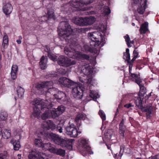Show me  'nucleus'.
Here are the masks:
<instances>
[{
	"label": "nucleus",
	"mask_w": 159,
	"mask_h": 159,
	"mask_svg": "<svg viewBox=\"0 0 159 159\" xmlns=\"http://www.w3.org/2000/svg\"><path fill=\"white\" fill-rule=\"evenodd\" d=\"M88 38L91 41L90 44L92 47H97L101 44L103 46L105 43V38L98 31L89 33L88 34Z\"/></svg>",
	"instance_id": "1"
},
{
	"label": "nucleus",
	"mask_w": 159,
	"mask_h": 159,
	"mask_svg": "<svg viewBox=\"0 0 159 159\" xmlns=\"http://www.w3.org/2000/svg\"><path fill=\"white\" fill-rule=\"evenodd\" d=\"M58 31L59 36L62 38H65L70 37L73 30L67 21H63L60 22Z\"/></svg>",
	"instance_id": "2"
},
{
	"label": "nucleus",
	"mask_w": 159,
	"mask_h": 159,
	"mask_svg": "<svg viewBox=\"0 0 159 159\" xmlns=\"http://www.w3.org/2000/svg\"><path fill=\"white\" fill-rule=\"evenodd\" d=\"M31 105H34V111L32 115L35 117H39L40 114V109L41 111H44V109H46L47 108L46 106L44 104V100L40 98H37L34 99L31 102Z\"/></svg>",
	"instance_id": "3"
},
{
	"label": "nucleus",
	"mask_w": 159,
	"mask_h": 159,
	"mask_svg": "<svg viewBox=\"0 0 159 159\" xmlns=\"http://www.w3.org/2000/svg\"><path fill=\"white\" fill-rule=\"evenodd\" d=\"M48 135L51 137L56 144L63 147H67L68 146H70L74 140V139H65L53 133L49 134Z\"/></svg>",
	"instance_id": "4"
},
{
	"label": "nucleus",
	"mask_w": 159,
	"mask_h": 159,
	"mask_svg": "<svg viewBox=\"0 0 159 159\" xmlns=\"http://www.w3.org/2000/svg\"><path fill=\"white\" fill-rule=\"evenodd\" d=\"M65 53L69 57L76 59L83 58L89 60V56L85 54H83L81 52L71 49L70 50L67 47H65L64 49Z\"/></svg>",
	"instance_id": "5"
},
{
	"label": "nucleus",
	"mask_w": 159,
	"mask_h": 159,
	"mask_svg": "<svg viewBox=\"0 0 159 159\" xmlns=\"http://www.w3.org/2000/svg\"><path fill=\"white\" fill-rule=\"evenodd\" d=\"M58 64L61 66L68 67L76 63L75 60L70 59L64 56H60L57 60Z\"/></svg>",
	"instance_id": "6"
},
{
	"label": "nucleus",
	"mask_w": 159,
	"mask_h": 159,
	"mask_svg": "<svg viewBox=\"0 0 159 159\" xmlns=\"http://www.w3.org/2000/svg\"><path fill=\"white\" fill-rule=\"evenodd\" d=\"M147 1V0H133V6L136 7L138 13L142 14L146 8Z\"/></svg>",
	"instance_id": "7"
},
{
	"label": "nucleus",
	"mask_w": 159,
	"mask_h": 159,
	"mask_svg": "<svg viewBox=\"0 0 159 159\" xmlns=\"http://www.w3.org/2000/svg\"><path fill=\"white\" fill-rule=\"evenodd\" d=\"M65 133L66 134L73 138L76 137L79 132L76 128L75 125L73 123L66 127L65 128Z\"/></svg>",
	"instance_id": "8"
},
{
	"label": "nucleus",
	"mask_w": 159,
	"mask_h": 159,
	"mask_svg": "<svg viewBox=\"0 0 159 159\" xmlns=\"http://www.w3.org/2000/svg\"><path fill=\"white\" fill-rule=\"evenodd\" d=\"M143 97L138 96L135 97L134 99L135 103L136 105L140 109H142L143 111L146 112V117L148 118L149 115V107H143L142 105V99Z\"/></svg>",
	"instance_id": "9"
},
{
	"label": "nucleus",
	"mask_w": 159,
	"mask_h": 159,
	"mask_svg": "<svg viewBox=\"0 0 159 159\" xmlns=\"http://www.w3.org/2000/svg\"><path fill=\"white\" fill-rule=\"evenodd\" d=\"M152 92L150 93V100L151 101V102H150V119L154 120L156 116V108L154 106H152V102L155 100L156 95H154L152 96Z\"/></svg>",
	"instance_id": "10"
},
{
	"label": "nucleus",
	"mask_w": 159,
	"mask_h": 159,
	"mask_svg": "<svg viewBox=\"0 0 159 159\" xmlns=\"http://www.w3.org/2000/svg\"><path fill=\"white\" fill-rule=\"evenodd\" d=\"M72 88V94L74 97L78 99H81L83 96V90L81 87L75 83Z\"/></svg>",
	"instance_id": "11"
},
{
	"label": "nucleus",
	"mask_w": 159,
	"mask_h": 159,
	"mask_svg": "<svg viewBox=\"0 0 159 159\" xmlns=\"http://www.w3.org/2000/svg\"><path fill=\"white\" fill-rule=\"evenodd\" d=\"M46 154L43 152H40L37 150H32L28 155L29 159H44Z\"/></svg>",
	"instance_id": "12"
},
{
	"label": "nucleus",
	"mask_w": 159,
	"mask_h": 159,
	"mask_svg": "<svg viewBox=\"0 0 159 159\" xmlns=\"http://www.w3.org/2000/svg\"><path fill=\"white\" fill-rule=\"evenodd\" d=\"M44 104L46 105L45 106L47 107V108L46 109H44V111H45V112L42 115L41 117L43 120H46L48 118H50L51 117H52L50 112L51 109L50 110L49 109L52 107V104L50 103L49 104L47 99H46L45 102H44Z\"/></svg>",
	"instance_id": "13"
},
{
	"label": "nucleus",
	"mask_w": 159,
	"mask_h": 159,
	"mask_svg": "<svg viewBox=\"0 0 159 159\" xmlns=\"http://www.w3.org/2000/svg\"><path fill=\"white\" fill-rule=\"evenodd\" d=\"M70 2L71 6L75 8H78L80 10H81L80 7L84 5H87L92 2L90 1L85 2L83 0H71Z\"/></svg>",
	"instance_id": "14"
},
{
	"label": "nucleus",
	"mask_w": 159,
	"mask_h": 159,
	"mask_svg": "<svg viewBox=\"0 0 159 159\" xmlns=\"http://www.w3.org/2000/svg\"><path fill=\"white\" fill-rule=\"evenodd\" d=\"M65 110V107L63 105L58 106L57 108H52L50 111L52 117L55 118L62 114Z\"/></svg>",
	"instance_id": "15"
},
{
	"label": "nucleus",
	"mask_w": 159,
	"mask_h": 159,
	"mask_svg": "<svg viewBox=\"0 0 159 159\" xmlns=\"http://www.w3.org/2000/svg\"><path fill=\"white\" fill-rule=\"evenodd\" d=\"M93 70L91 66L87 64L83 65L81 70V73H83L85 75H88L91 74Z\"/></svg>",
	"instance_id": "16"
},
{
	"label": "nucleus",
	"mask_w": 159,
	"mask_h": 159,
	"mask_svg": "<svg viewBox=\"0 0 159 159\" xmlns=\"http://www.w3.org/2000/svg\"><path fill=\"white\" fill-rule=\"evenodd\" d=\"M54 97L57 99L60 100L61 102L63 103H66L67 101V98L66 94L61 91H58Z\"/></svg>",
	"instance_id": "17"
},
{
	"label": "nucleus",
	"mask_w": 159,
	"mask_h": 159,
	"mask_svg": "<svg viewBox=\"0 0 159 159\" xmlns=\"http://www.w3.org/2000/svg\"><path fill=\"white\" fill-rule=\"evenodd\" d=\"M60 81L62 84L68 88L70 87L71 86H74L75 84L72 81L64 77L61 78Z\"/></svg>",
	"instance_id": "18"
},
{
	"label": "nucleus",
	"mask_w": 159,
	"mask_h": 159,
	"mask_svg": "<svg viewBox=\"0 0 159 159\" xmlns=\"http://www.w3.org/2000/svg\"><path fill=\"white\" fill-rule=\"evenodd\" d=\"M86 118L85 114L83 113H79L75 118V122L78 127H80L81 125V120H84Z\"/></svg>",
	"instance_id": "19"
},
{
	"label": "nucleus",
	"mask_w": 159,
	"mask_h": 159,
	"mask_svg": "<svg viewBox=\"0 0 159 159\" xmlns=\"http://www.w3.org/2000/svg\"><path fill=\"white\" fill-rule=\"evenodd\" d=\"M80 145L82 147V150L86 154L88 153L90 149V147L88 145V142L87 140L84 139H82L80 142Z\"/></svg>",
	"instance_id": "20"
},
{
	"label": "nucleus",
	"mask_w": 159,
	"mask_h": 159,
	"mask_svg": "<svg viewBox=\"0 0 159 159\" xmlns=\"http://www.w3.org/2000/svg\"><path fill=\"white\" fill-rule=\"evenodd\" d=\"M96 19L93 16H87L84 18V26L91 25L96 21Z\"/></svg>",
	"instance_id": "21"
},
{
	"label": "nucleus",
	"mask_w": 159,
	"mask_h": 159,
	"mask_svg": "<svg viewBox=\"0 0 159 159\" xmlns=\"http://www.w3.org/2000/svg\"><path fill=\"white\" fill-rule=\"evenodd\" d=\"M12 9V7L9 3L6 4L2 8L3 12L7 15H9L11 12Z\"/></svg>",
	"instance_id": "22"
},
{
	"label": "nucleus",
	"mask_w": 159,
	"mask_h": 159,
	"mask_svg": "<svg viewBox=\"0 0 159 159\" xmlns=\"http://www.w3.org/2000/svg\"><path fill=\"white\" fill-rule=\"evenodd\" d=\"M126 129V127L124 125V119H123L120 124L119 127V133L122 138H124V134Z\"/></svg>",
	"instance_id": "23"
},
{
	"label": "nucleus",
	"mask_w": 159,
	"mask_h": 159,
	"mask_svg": "<svg viewBox=\"0 0 159 159\" xmlns=\"http://www.w3.org/2000/svg\"><path fill=\"white\" fill-rule=\"evenodd\" d=\"M72 22L75 24L80 26H84V18L75 17L72 20Z\"/></svg>",
	"instance_id": "24"
},
{
	"label": "nucleus",
	"mask_w": 159,
	"mask_h": 159,
	"mask_svg": "<svg viewBox=\"0 0 159 159\" xmlns=\"http://www.w3.org/2000/svg\"><path fill=\"white\" fill-rule=\"evenodd\" d=\"M57 91L58 90L57 89L51 87L45 91V94L46 97H50V95H53L54 97Z\"/></svg>",
	"instance_id": "25"
},
{
	"label": "nucleus",
	"mask_w": 159,
	"mask_h": 159,
	"mask_svg": "<svg viewBox=\"0 0 159 159\" xmlns=\"http://www.w3.org/2000/svg\"><path fill=\"white\" fill-rule=\"evenodd\" d=\"M55 148L54 146L49 143L43 144L42 148L43 150H48L52 153L54 152Z\"/></svg>",
	"instance_id": "26"
},
{
	"label": "nucleus",
	"mask_w": 159,
	"mask_h": 159,
	"mask_svg": "<svg viewBox=\"0 0 159 159\" xmlns=\"http://www.w3.org/2000/svg\"><path fill=\"white\" fill-rule=\"evenodd\" d=\"M48 16H43V18H46V19H44L45 21H47L50 19H52L53 20H55V17L54 15V10L52 9H50L48 10L47 12Z\"/></svg>",
	"instance_id": "27"
},
{
	"label": "nucleus",
	"mask_w": 159,
	"mask_h": 159,
	"mask_svg": "<svg viewBox=\"0 0 159 159\" xmlns=\"http://www.w3.org/2000/svg\"><path fill=\"white\" fill-rule=\"evenodd\" d=\"M48 58L46 57L43 56L40 59L39 65L41 68L42 70L45 69L47 67Z\"/></svg>",
	"instance_id": "28"
},
{
	"label": "nucleus",
	"mask_w": 159,
	"mask_h": 159,
	"mask_svg": "<svg viewBox=\"0 0 159 159\" xmlns=\"http://www.w3.org/2000/svg\"><path fill=\"white\" fill-rule=\"evenodd\" d=\"M18 71V67L16 65H13L11 69V75L13 80H15L17 78V72Z\"/></svg>",
	"instance_id": "29"
},
{
	"label": "nucleus",
	"mask_w": 159,
	"mask_h": 159,
	"mask_svg": "<svg viewBox=\"0 0 159 159\" xmlns=\"http://www.w3.org/2000/svg\"><path fill=\"white\" fill-rule=\"evenodd\" d=\"M148 22H145L142 25L139 30L140 34H145L148 30Z\"/></svg>",
	"instance_id": "30"
},
{
	"label": "nucleus",
	"mask_w": 159,
	"mask_h": 159,
	"mask_svg": "<svg viewBox=\"0 0 159 159\" xmlns=\"http://www.w3.org/2000/svg\"><path fill=\"white\" fill-rule=\"evenodd\" d=\"M13 146V148L15 150H18L20 148V142L18 141H16L14 139H12L10 141Z\"/></svg>",
	"instance_id": "31"
},
{
	"label": "nucleus",
	"mask_w": 159,
	"mask_h": 159,
	"mask_svg": "<svg viewBox=\"0 0 159 159\" xmlns=\"http://www.w3.org/2000/svg\"><path fill=\"white\" fill-rule=\"evenodd\" d=\"M25 92L24 89L21 86H18L16 89V92L19 98H22Z\"/></svg>",
	"instance_id": "32"
},
{
	"label": "nucleus",
	"mask_w": 159,
	"mask_h": 159,
	"mask_svg": "<svg viewBox=\"0 0 159 159\" xmlns=\"http://www.w3.org/2000/svg\"><path fill=\"white\" fill-rule=\"evenodd\" d=\"M52 153L63 157L65 155V151L64 150L61 148H55Z\"/></svg>",
	"instance_id": "33"
},
{
	"label": "nucleus",
	"mask_w": 159,
	"mask_h": 159,
	"mask_svg": "<svg viewBox=\"0 0 159 159\" xmlns=\"http://www.w3.org/2000/svg\"><path fill=\"white\" fill-rule=\"evenodd\" d=\"M115 133L112 129H109L105 134V137L109 139H111L112 136L115 135Z\"/></svg>",
	"instance_id": "34"
},
{
	"label": "nucleus",
	"mask_w": 159,
	"mask_h": 159,
	"mask_svg": "<svg viewBox=\"0 0 159 159\" xmlns=\"http://www.w3.org/2000/svg\"><path fill=\"white\" fill-rule=\"evenodd\" d=\"M2 136L5 139H8L11 136V132L9 130L5 129L2 132Z\"/></svg>",
	"instance_id": "35"
},
{
	"label": "nucleus",
	"mask_w": 159,
	"mask_h": 159,
	"mask_svg": "<svg viewBox=\"0 0 159 159\" xmlns=\"http://www.w3.org/2000/svg\"><path fill=\"white\" fill-rule=\"evenodd\" d=\"M124 59L128 63H129L130 60V56L129 53V49L127 48L126 52L124 53Z\"/></svg>",
	"instance_id": "36"
},
{
	"label": "nucleus",
	"mask_w": 159,
	"mask_h": 159,
	"mask_svg": "<svg viewBox=\"0 0 159 159\" xmlns=\"http://www.w3.org/2000/svg\"><path fill=\"white\" fill-rule=\"evenodd\" d=\"M90 92L89 96L90 97L93 98L94 100L99 98L100 96L98 92L92 90H90Z\"/></svg>",
	"instance_id": "37"
},
{
	"label": "nucleus",
	"mask_w": 159,
	"mask_h": 159,
	"mask_svg": "<svg viewBox=\"0 0 159 159\" xmlns=\"http://www.w3.org/2000/svg\"><path fill=\"white\" fill-rule=\"evenodd\" d=\"M140 91L138 96L143 97L146 92V88L142 85L139 86Z\"/></svg>",
	"instance_id": "38"
},
{
	"label": "nucleus",
	"mask_w": 159,
	"mask_h": 159,
	"mask_svg": "<svg viewBox=\"0 0 159 159\" xmlns=\"http://www.w3.org/2000/svg\"><path fill=\"white\" fill-rule=\"evenodd\" d=\"M7 114L6 112L2 111L0 114V120L2 121H5L7 119Z\"/></svg>",
	"instance_id": "39"
},
{
	"label": "nucleus",
	"mask_w": 159,
	"mask_h": 159,
	"mask_svg": "<svg viewBox=\"0 0 159 159\" xmlns=\"http://www.w3.org/2000/svg\"><path fill=\"white\" fill-rule=\"evenodd\" d=\"M34 144L35 146L38 147H42L43 146L42 140L39 139H36L34 141Z\"/></svg>",
	"instance_id": "40"
},
{
	"label": "nucleus",
	"mask_w": 159,
	"mask_h": 159,
	"mask_svg": "<svg viewBox=\"0 0 159 159\" xmlns=\"http://www.w3.org/2000/svg\"><path fill=\"white\" fill-rule=\"evenodd\" d=\"M44 88L49 89L52 86L53 83L52 81H46L43 82Z\"/></svg>",
	"instance_id": "41"
},
{
	"label": "nucleus",
	"mask_w": 159,
	"mask_h": 159,
	"mask_svg": "<svg viewBox=\"0 0 159 159\" xmlns=\"http://www.w3.org/2000/svg\"><path fill=\"white\" fill-rule=\"evenodd\" d=\"M9 158V156L6 151L0 153V159H8Z\"/></svg>",
	"instance_id": "42"
},
{
	"label": "nucleus",
	"mask_w": 159,
	"mask_h": 159,
	"mask_svg": "<svg viewBox=\"0 0 159 159\" xmlns=\"http://www.w3.org/2000/svg\"><path fill=\"white\" fill-rule=\"evenodd\" d=\"M48 130L51 129L53 130L55 129L56 125L53 124V122L50 120H48Z\"/></svg>",
	"instance_id": "43"
},
{
	"label": "nucleus",
	"mask_w": 159,
	"mask_h": 159,
	"mask_svg": "<svg viewBox=\"0 0 159 159\" xmlns=\"http://www.w3.org/2000/svg\"><path fill=\"white\" fill-rule=\"evenodd\" d=\"M48 56L50 59L54 61H57V57L51 53L48 52Z\"/></svg>",
	"instance_id": "44"
},
{
	"label": "nucleus",
	"mask_w": 159,
	"mask_h": 159,
	"mask_svg": "<svg viewBox=\"0 0 159 159\" xmlns=\"http://www.w3.org/2000/svg\"><path fill=\"white\" fill-rule=\"evenodd\" d=\"M8 38L7 35H4L3 37V43L2 44V46L3 48H5L6 45H7L8 43Z\"/></svg>",
	"instance_id": "45"
},
{
	"label": "nucleus",
	"mask_w": 159,
	"mask_h": 159,
	"mask_svg": "<svg viewBox=\"0 0 159 159\" xmlns=\"http://www.w3.org/2000/svg\"><path fill=\"white\" fill-rule=\"evenodd\" d=\"M124 38L125 39V41L126 43L128 45V47L129 48L132 46L129 43V41H130V39L129 36L128 34H126V35L124 36Z\"/></svg>",
	"instance_id": "46"
},
{
	"label": "nucleus",
	"mask_w": 159,
	"mask_h": 159,
	"mask_svg": "<svg viewBox=\"0 0 159 159\" xmlns=\"http://www.w3.org/2000/svg\"><path fill=\"white\" fill-rule=\"evenodd\" d=\"M99 114L102 119V121H104L106 120V115L102 110H100L99 111Z\"/></svg>",
	"instance_id": "47"
},
{
	"label": "nucleus",
	"mask_w": 159,
	"mask_h": 159,
	"mask_svg": "<svg viewBox=\"0 0 159 159\" xmlns=\"http://www.w3.org/2000/svg\"><path fill=\"white\" fill-rule=\"evenodd\" d=\"M103 12L105 15H107L111 13V10L108 7L105 6L104 7Z\"/></svg>",
	"instance_id": "48"
},
{
	"label": "nucleus",
	"mask_w": 159,
	"mask_h": 159,
	"mask_svg": "<svg viewBox=\"0 0 159 159\" xmlns=\"http://www.w3.org/2000/svg\"><path fill=\"white\" fill-rule=\"evenodd\" d=\"M56 131L59 132L60 133H61L63 131V129L62 127L60 126V125H58L57 127L56 126L55 129Z\"/></svg>",
	"instance_id": "49"
},
{
	"label": "nucleus",
	"mask_w": 159,
	"mask_h": 159,
	"mask_svg": "<svg viewBox=\"0 0 159 159\" xmlns=\"http://www.w3.org/2000/svg\"><path fill=\"white\" fill-rule=\"evenodd\" d=\"M80 80L83 83H86L87 84H91L92 83V79L91 78H89L86 80H84V81H83V80H81V79H80Z\"/></svg>",
	"instance_id": "50"
},
{
	"label": "nucleus",
	"mask_w": 159,
	"mask_h": 159,
	"mask_svg": "<svg viewBox=\"0 0 159 159\" xmlns=\"http://www.w3.org/2000/svg\"><path fill=\"white\" fill-rule=\"evenodd\" d=\"M36 88L38 90H40L44 88L43 82L41 84H37L36 86Z\"/></svg>",
	"instance_id": "51"
},
{
	"label": "nucleus",
	"mask_w": 159,
	"mask_h": 159,
	"mask_svg": "<svg viewBox=\"0 0 159 159\" xmlns=\"http://www.w3.org/2000/svg\"><path fill=\"white\" fill-rule=\"evenodd\" d=\"M43 127L46 129L48 130V120L44 122L42 124Z\"/></svg>",
	"instance_id": "52"
},
{
	"label": "nucleus",
	"mask_w": 159,
	"mask_h": 159,
	"mask_svg": "<svg viewBox=\"0 0 159 159\" xmlns=\"http://www.w3.org/2000/svg\"><path fill=\"white\" fill-rule=\"evenodd\" d=\"M135 80L136 83L139 86L142 85L141 84V83L142 82V80L139 78L138 77L137 78H136Z\"/></svg>",
	"instance_id": "53"
},
{
	"label": "nucleus",
	"mask_w": 159,
	"mask_h": 159,
	"mask_svg": "<svg viewBox=\"0 0 159 159\" xmlns=\"http://www.w3.org/2000/svg\"><path fill=\"white\" fill-rule=\"evenodd\" d=\"M124 107L126 108H128L129 107H134V105L132 103H129L125 104L124 105Z\"/></svg>",
	"instance_id": "54"
},
{
	"label": "nucleus",
	"mask_w": 159,
	"mask_h": 159,
	"mask_svg": "<svg viewBox=\"0 0 159 159\" xmlns=\"http://www.w3.org/2000/svg\"><path fill=\"white\" fill-rule=\"evenodd\" d=\"M133 54L134 55V57L136 58H137L138 57L139 53L138 52H137L136 51L134 50L133 51Z\"/></svg>",
	"instance_id": "55"
},
{
	"label": "nucleus",
	"mask_w": 159,
	"mask_h": 159,
	"mask_svg": "<svg viewBox=\"0 0 159 159\" xmlns=\"http://www.w3.org/2000/svg\"><path fill=\"white\" fill-rule=\"evenodd\" d=\"M85 49V51L87 52L89 49V46L87 45H84L83 47Z\"/></svg>",
	"instance_id": "56"
},
{
	"label": "nucleus",
	"mask_w": 159,
	"mask_h": 159,
	"mask_svg": "<svg viewBox=\"0 0 159 159\" xmlns=\"http://www.w3.org/2000/svg\"><path fill=\"white\" fill-rule=\"evenodd\" d=\"M131 76L133 78H134L135 79L136 78H137V77H138L137 75L132 73L131 74Z\"/></svg>",
	"instance_id": "57"
},
{
	"label": "nucleus",
	"mask_w": 159,
	"mask_h": 159,
	"mask_svg": "<svg viewBox=\"0 0 159 159\" xmlns=\"http://www.w3.org/2000/svg\"><path fill=\"white\" fill-rule=\"evenodd\" d=\"M72 34V32L71 33V35L70 36V37H67V38H63L64 39H65V40L66 41H67L69 43H70V42H71V40L70 41V40H71V39H69V38H70V37H71V34Z\"/></svg>",
	"instance_id": "58"
},
{
	"label": "nucleus",
	"mask_w": 159,
	"mask_h": 159,
	"mask_svg": "<svg viewBox=\"0 0 159 159\" xmlns=\"http://www.w3.org/2000/svg\"><path fill=\"white\" fill-rule=\"evenodd\" d=\"M61 72H60V73L62 74V75H65L66 73H67L66 71V70H63L61 71V69L60 70Z\"/></svg>",
	"instance_id": "59"
},
{
	"label": "nucleus",
	"mask_w": 159,
	"mask_h": 159,
	"mask_svg": "<svg viewBox=\"0 0 159 159\" xmlns=\"http://www.w3.org/2000/svg\"><path fill=\"white\" fill-rule=\"evenodd\" d=\"M45 50L46 52H48H48H50L49 48H48V46H45Z\"/></svg>",
	"instance_id": "60"
},
{
	"label": "nucleus",
	"mask_w": 159,
	"mask_h": 159,
	"mask_svg": "<svg viewBox=\"0 0 159 159\" xmlns=\"http://www.w3.org/2000/svg\"><path fill=\"white\" fill-rule=\"evenodd\" d=\"M130 96V95L129 94H125V95H123V96L125 98H128Z\"/></svg>",
	"instance_id": "61"
},
{
	"label": "nucleus",
	"mask_w": 159,
	"mask_h": 159,
	"mask_svg": "<svg viewBox=\"0 0 159 159\" xmlns=\"http://www.w3.org/2000/svg\"><path fill=\"white\" fill-rule=\"evenodd\" d=\"M124 150V148L123 146H121L120 147V153L122 151V152H123Z\"/></svg>",
	"instance_id": "62"
},
{
	"label": "nucleus",
	"mask_w": 159,
	"mask_h": 159,
	"mask_svg": "<svg viewBox=\"0 0 159 159\" xmlns=\"http://www.w3.org/2000/svg\"><path fill=\"white\" fill-rule=\"evenodd\" d=\"M16 42L18 44H20L21 43V41L20 39L17 40Z\"/></svg>",
	"instance_id": "63"
},
{
	"label": "nucleus",
	"mask_w": 159,
	"mask_h": 159,
	"mask_svg": "<svg viewBox=\"0 0 159 159\" xmlns=\"http://www.w3.org/2000/svg\"><path fill=\"white\" fill-rule=\"evenodd\" d=\"M156 155L152 157L151 159H157Z\"/></svg>",
	"instance_id": "64"
}]
</instances>
